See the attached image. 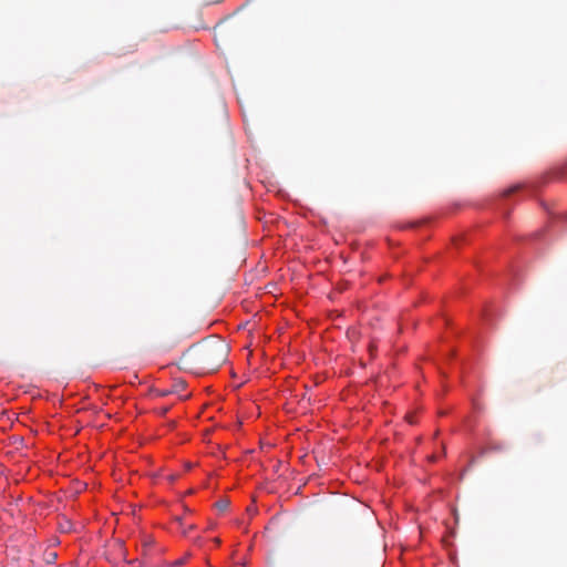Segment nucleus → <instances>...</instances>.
Listing matches in <instances>:
<instances>
[{
  "instance_id": "1",
  "label": "nucleus",
  "mask_w": 567,
  "mask_h": 567,
  "mask_svg": "<svg viewBox=\"0 0 567 567\" xmlns=\"http://www.w3.org/2000/svg\"><path fill=\"white\" fill-rule=\"evenodd\" d=\"M186 560H187V557L179 558V559L173 561L172 566L173 567H181V566H183L186 563Z\"/></svg>"
},
{
  "instance_id": "5",
  "label": "nucleus",
  "mask_w": 567,
  "mask_h": 567,
  "mask_svg": "<svg viewBox=\"0 0 567 567\" xmlns=\"http://www.w3.org/2000/svg\"><path fill=\"white\" fill-rule=\"evenodd\" d=\"M369 352H370L371 354L373 353V348H372V346H370Z\"/></svg>"
},
{
  "instance_id": "2",
  "label": "nucleus",
  "mask_w": 567,
  "mask_h": 567,
  "mask_svg": "<svg viewBox=\"0 0 567 567\" xmlns=\"http://www.w3.org/2000/svg\"><path fill=\"white\" fill-rule=\"evenodd\" d=\"M518 187H519V186H518V185H516V186H513V187H511V188L505 189V190L502 193V196H504V197L509 196L512 193H514L516 189H518Z\"/></svg>"
},
{
  "instance_id": "3",
  "label": "nucleus",
  "mask_w": 567,
  "mask_h": 567,
  "mask_svg": "<svg viewBox=\"0 0 567 567\" xmlns=\"http://www.w3.org/2000/svg\"><path fill=\"white\" fill-rule=\"evenodd\" d=\"M219 351H220V358H219L218 362L216 364H214L215 367H218L219 363L224 360V348L219 347Z\"/></svg>"
},
{
  "instance_id": "4",
  "label": "nucleus",
  "mask_w": 567,
  "mask_h": 567,
  "mask_svg": "<svg viewBox=\"0 0 567 567\" xmlns=\"http://www.w3.org/2000/svg\"><path fill=\"white\" fill-rule=\"evenodd\" d=\"M408 422H409L410 424H413V423H414L413 417H412V416H409V417H408Z\"/></svg>"
}]
</instances>
